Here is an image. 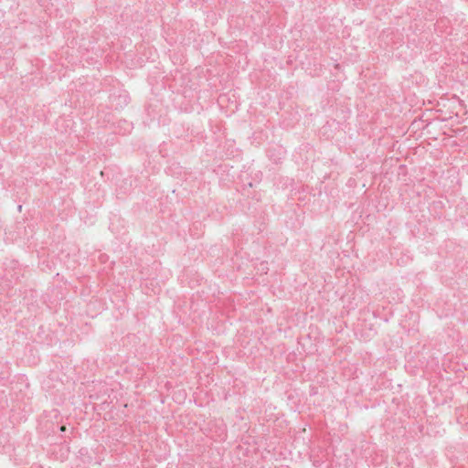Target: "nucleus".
Returning a JSON list of instances; mask_svg holds the SVG:
<instances>
[{
    "label": "nucleus",
    "mask_w": 468,
    "mask_h": 468,
    "mask_svg": "<svg viewBox=\"0 0 468 468\" xmlns=\"http://www.w3.org/2000/svg\"><path fill=\"white\" fill-rule=\"evenodd\" d=\"M122 98H123V102L126 104L127 103V98H128L127 95H124Z\"/></svg>",
    "instance_id": "nucleus-1"
}]
</instances>
